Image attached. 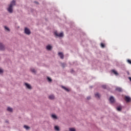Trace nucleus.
<instances>
[{"mask_svg": "<svg viewBox=\"0 0 131 131\" xmlns=\"http://www.w3.org/2000/svg\"><path fill=\"white\" fill-rule=\"evenodd\" d=\"M14 6H16L15 1H12L10 3L9 8H7V11L9 13H13V7H14Z\"/></svg>", "mask_w": 131, "mask_h": 131, "instance_id": "f257e3e1", "label": "nucleus"}, {"mask_svg": "<svg viewBox=\"0 0 131 131\" xmlns=\"http://www.w3.org/2000/svg\"><path fill=\"white\" fill-rule=\"evenodd\" d=\"M25 33L28 35H29L31 32H30V30H29V29L26 28L25 29Z\"/></svg>", "mask_w": 131, "mask_h": 131, "instance_id": "f03ea898", "label": "nucleus"}, {"mask_svg": "<svg viewBox=\"0 0 131 131\" xmlns=\"http://www.w3.org/2000/svg\"><path fill=\"white\" fill-rule=\"evenodd\" d=\"M54 34L55 35H56V36H58L59 37H63V34L62 32L59 34H58V32H55Z\"/></svg>", "mask_w": 131, "mask_h": 131, "instance_id": "7ed1b4c3", "label": "nucleus"}, {"mask_svg": "<svg viewBox=\"0 0 131 131\" xmlns=\"http://www.w3.org/2000/svg\"><path fill=\"white\" fill-rule=\"evenodd\" d=\"M125 100L126 101V102H127L128 103L130 102V97H128V96H125Z\"/></svg>", "mask_w": 131, "mask_h": 131, "instance_id": "20e7f679", "label": "nucleus"}, {"mask_svg": "<svg viewBox=\"0 0 131 131\" xmlns=\"http://www.w3.org/2000/svg\"><path fill=\"white\" fill-rule=\"evenodd\" d=\"M0 50L1 51H4L5 50V46L1 42H0Z\"/></svg>", "mask_w": 131, "mask_h": 131, "instance_id": "39448f33", "label": "nucleus"}, {"mask_svg": "<svg viewBox=\"0 0 131 131\" xmlns=\"http://www.w3.org/2000/svg\"><path fill=\"white\" fill-rule=\"evenodd\" d=\"M26 88H27V89H28L29 90H31L32 88H31V85H30V84L27 83H25Z\"/></svg>", "mask_w": 131, "mask_h": 131, "instance_id": "423d86ee", "label": "nucleus"}, {"mask_svg": "<svg viewBox=\"0 0 131 131\" xmlns=\"http://www.w3.org/2000/svg\"><path fill=\"white\" fill-rule=\"evenodd\" d=\"M115 99H114V97L113 96H111L110 98V101L111 103H114Z\"/></svg>", "mask_w": 131, "mask_h": 131, "instance_id": "0eeeda50", "label": "nucleus"}, {"mask_svg": "<svg viewBox=\"0 0 131 131\" xmlns=\"http://www.w3.org/2000/svg\"><path fill=\"white\" fill-rule=\"evenodd\" d=\"M58 55L60 57V59H64V55L62 52L58 53Z\"/></svg>", "mask_w": 131, "mask_h": 131, "instance_id": "6e6552de", "label": "nucleus"}, {"mask_svg": "<svg viewBox=\"0 0 131 131\" xmlns=\"http://www.w3.org/2000/svg\"><path fill=\"white\" fill-rule=\"evenodd\" d=\"M116 90L118 91V92H122V89H121V88H119V87L116 88Z\"/></svg>", "mask_w": 131, "mask_h": 131, "instance_id": "1a4fd4ad", "label": "nucleus"}, {"mask_svg": "<svg viewBox=\"0 0 131 131\" xmlns=\"http://www.w3.org/2000/svg\"><path fill=\"white\" fill-rule=\"evenodd\" d=\"M46 49L49 51H51V50H52V46H51L50 45H48L47 46Z\"/></svg>", "mask_w": 131, "mask_h": 131, "instance_id": "9d476101", "label": "nucleus"}, {"mask_svg": "<svg viewBox=\"0 0 131 131\" xmlns=\"http://www.w3.org/2000/svg\"><path fill=\"white\" fill-rule=\"evenodd\" d=\"M61 88H62V89H63V90L66 91L67 92H69V89H68V88H67L64 86H62Z\"/></svg>", "mask_w": 131, "mask_h": 131, "instance_id": "9b49d317", "label": "nucleus"}, {"mask_svg": "<svg viewBox=\"0 0 131 131\" xmlns=\"http://www.w3.org/2000/svg\"><path fill=\"white\" fill-rule=\"evenodd\" d=\"M49 98L50 100H54V99H55V96H54V95H50L49 96Z\"/></svg>", "mask_w": 131, "mask_h": 131, "instance_id": "f8f14e48", "label": "nucleus"}, {"mask_svg": "<svg viewBox=\"0 0 131 131\" xmlns=\"http://www.w3.org/2000/svg\"><path fill=\"white\" fill-rule=\"evenodd\" d=\"M7 111H9V112H12L13 111V108L10 107H8L7 108Z\"/></svg>", "mask_w": 131, "mask_h": 131, "instance_id": "ddd939ff", "label": "nucleus"}, {"mask_svg": "<svg viewBox=\"0 0 131 131\" xmlns=\"http://www.w3.org/2000/svg\"><path fill=\"white\" fill-rule=\"evenodd\" d=\"M54 128H55V130H57V131L60 130V129H59V126H55L54 127Z\"/></svg>", "mask_w": 131, "mask_h": 131, "instance_id": "4468645a", "label": "nucleus"}, {"mask_svg": "<svg viewBox=\"0 0 131 131\" xmlns=\"http://www.w3.org/2000/svg\"><path fill=\"white\" fill-rule=\"evenodd\" d=\"M112 72H113L115 75H118V73L117 72V71L115 70H112Z\"/></svg>", "mask_w": 131, "mask_h": 131, "instance_id": "2eb2a0df", "label": "nucleus"}, {"mask_svg": "<svg viewBox=\"0 0 131 131\" xmlns=\"http://www.w3.org/2000/svg\"><path fill=\"white\" fill-rule=\"evenodd\" d=\"M95 97H96V98H100V95H99V93H96V94H95Z\"/></svg>", "mask_w": 131, "mask_h": 131, "instance_id": "dca6fc26", "label": "nucleus"}, {"mask_svg": "<svg viewBox=\"0 0 131 131\" xmlns=\"http://www.w3.org/2000/svg\"><path fill=\"white\" fill-rule=\"evenodd\" d=\"M24 127L25 128H26V129H27V130H28L30 128V127H29L28 126H27V125H24Z\"/></svg>", "mask_w": 131, "mask_h": 131, "instance_id": "f3484780", "label": "nucleus"}, {"mask_svg": "<svg viewBox=\"0 0 131 131\" xmlns=\"http://www.w3.org/2000/svg\"><path fill=\"white\" fill-rule=\"evenodd\" d=\"M52 118H53L54 119H57V116L55 115H52Z\"/></svg>", "mask_w": 131, "mask_h": 131, "instance_id": "a211bd4d", "label": "nucleus"}, {"mask_svg": "<svg viewBox=\"0 0 131 131\" xmlns=\"http://www.w3.org/2000/svg\"><path fill=\"white\" fill-rule=\"evenodd\" d=\"M117 110L118 111H121V106H118V107H117Z\"/></svg>", "mask_w": 131, "mask_h": 131, "instance_id": "6ab92c4d", "label": "nucleus"}, {"mask_svg": "<svg viewBox=\"0 0 131 131\" xmlns=\"http://www.w3.org/2000/svg\"><path fill=\"white\" fill-rule=\"evenodd\" d=\"M101 47L102 48H105V44L104 43H101Z\"/></svg>", "mask_w": 131, "mask_h": 131, "instance_id": "aec40b11", "label": "nucleus"}, {"mask_svg": "<svg viewBox=\"0 0 131 131\" xmlns=\"http://www.w3.org/2000/svg\"><path fill=\"white\" fill-rule=\"evenodd\" d=\"M69 130L70 131H76L75 130V128H69Z\"/></svg>", "mask_w": 131, "mask_h": 131, "instance_id": "412c9836", "label": "nucleus"}, {"mask_svg": "<svg viewBox=\"0 0 131 131\" xmlns=\"http://www.w3.org/2000/svg\"><path fill=\"white\" fill-rule=\"evenodd\" d=\"M31 71L32 72H33V73H35V72H36V71H35V70L34 69H31Z\"/></svg>", "mask_w": 131, "mask_h": 131, "instance_id": "4be33fe9", "label": "nucleus"}, {"mask_svg": "<svg viewBox=\"0 0 131 131\" xmlns=\"http://www.w3.org/2000/svg\"><path fill=\"white\" fill-rule=\"evenodd\" d=\"M5 29L6 30H7V31H10V29H9V28L7 27L6 26L5 27Z\"/></svg>", "mask_w": 131, "mask_h": 131, "instance_id": "5701e85b", "label": "nucleus"}, {"mask_svg": "<svg viewBox=\"0 0 131 131\" xmlns=\"http://www.w3.org/2000/svg\"><path fill=\"white\" fill-rule=\"evenodd\" d=\"M47 79H48V81H49V82H51V81H52V79H51V78H50V77H48Z\"/></svg>", "mask_w": 131, "mask_h": 131, "instance_id": "b1692460", "label": "nucleus"}, {"mask_svg": "<svg viewBox=\"0 0 131 131\" xmlns=\"http://www.w3.org/2000/svg\"><path fill=\"white\" fill-rule=\"evenodd\" d=\"M127 63H128V64H130L131 65V60L128 59L127 60Z\"/></svg>", "mask_w": 131, "mask_h": 131, "instance_id": "393cba45", "label": "nucleus"}, {"mask_svg": "<svg viewBox=\"0 0 131 131\" xmlns=\"http://www.w3.org/2000/svg\"><path fill=\"white\" fill-rule=\"evenodd\" d=\"M61 66H62V67H63L64 68V67H65V66H66V64L62 63Z\"/></svg>", "mask_w": 131, "mask_h": 131, "instance_id": "a878e982", "label": "nucleus"}, {"mask_svg": "<svg viewBox=\"0 0 131 131\" xmlns=\"http://www.w3.org/2000/svg\"><path fill=\"white\" fill-rule=\"evenodd\" d=\"M102 88L103 89H106V85H103Z\"/></svg>", "mask_w": 131, "mask_h": 131, "instance_id": "bb28decb", "label": "nucleus"}, {"mask_svg": "<svg viewBox=\"0 0 131 131\" xmlns=\"http://www.w3.org/2000/svg\"><path fill=\"white\" fill-rule=\"evenodd\" d=\"M3 71L2 70V69H0V73H3Z\"/></svg>", "mask_w": 131, "mask_h": 131, "instance_id": "cd10ccee", "label": "nucleus"}, {"mask_svg": "<svg viewBox=\"0 0 131 131\" xmlns=\"http://www.w3.org/2000/svg\"><path fill=\"white\" fill-rule=\"evenodd\" d=\"M87 99H88V100H90V99H91V97H87Z\"/></svg>", "mask_w": 131, "mask_h": 131, "instance_id": "c85d7f7f", "label": "nucleus"}]
</instances>
